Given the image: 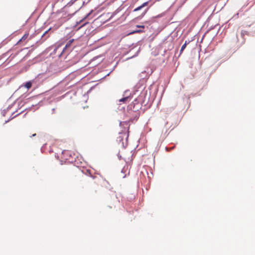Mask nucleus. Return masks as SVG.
I'll use <instances>...</instances> for the list:
<instances>
[{
  "label": "nucleus",
  "instance_id": "f03ea898",
  "mask_svg": "<svg viewBox=\"0 0 255 255\" xmlns=\"http://www.w3.org/2000/svg\"><path fill=\"white\" fill-rule=\"evenodd\" d=\"M32 85V82L31 81H28L24 84V86L27 89H29L30 88H31Z\"/></svg>",
  "mask_w": 255,
  "mask_h": 255
},
{
  "label": "nucleus",
  "instance_id": "9b49d317",
  "mask_svg": "<svg viewBox=\"0 0 255 255\" xmlns=\"http://www.w3.org/2000/svg\"><path fill=\"white\" fill-rule=\"evenodd\" d=\"M6 113V112L5 111H3L2 112V114L3 115V116H5V114Z\"/></svg>",
  "mask_w": 255,
  "mask_h": 255
},
{
  "label": "nucleus",
  "instance_id": "39448f33",
  "mask_svg": "<svg viewBox=\"0 0 255 255\" xmlns=\"http://www.w3.org/2000/svg\"><path fill=\"white\" fill-rule=\"evenodd\" d=\"M73 41H74V39H71V40H69V41L67 43V44H66L65 47V48H64V50H65V49H66V48H67L71 46V44L72 43V42H73Z\"/></svg>",
  "mask_w": 255,
  "mask_h": 255
},
{
  "label": "nucleus",
  "instance_id": "2eb2a0df",
  "mask_svg": "<svg viewBox=\"0 0 255 255\" xmlns=\"http://www.w3.org/2000/svg\"><path fill=\"white\" fill-rule=\"evenodd\" d=\"M8 121H9V120H7V121H5V123H7V122H8Z\"/></svg>",
  "mask_w": 255,
  "mask_h": 255
},
{
  "label": "nucleus",
  "instance_id": "20e7f679",
  "mask_svg": "<svg viewBox=\"0 0 255 255\" xmlns=\"http://www.w3.org/2000/svg\"><path fill=\"white\" fill-rule=\"evenodd\" d=\"M28 36V33H25L22 38L18 41L17 43H20L21 41L25 40Z\"/></svg>",
  "mask_w": 255,
  "mask_h": 255
},
{
  "label": "nucleus",
  "instance_id": "6e6552de",
  "mask_svg": "<svg viewBox=\"0 0 255 255\" xmlns=\"http://www.w3.org/2000/svg\"><path fill=\"white\" fill-rule=\"evenodd\" d=\"M120 135L119 136V138H122L124 136H127V134L126 133H120Z\"/></svg>",
  "mask_w": 255,
  "mask_h": 255
},
{
  "label": "nucleus",
  "instance_id": "f257e3e1",
  "mask_svg": "<svg viewBox=\"0 0 255 255\" xmlns=\"http://www.w3.org/2000/svg\"><path fill=\"white\" fill-rule=\"evenodd\" d=\"M148 3V1H146L142 3L141 5L139 6L138 7H136L133 10V11H136L138 10H140L142 7L147 5Z\"/></svg>",
  "mask_w": 255,
  "mask_h": 255
},
{
  "label": "nucleus",
  "instance_id": "dca6fc26",
  "mask_svg": "<svg viewBox=\"0 0 255 255\" xmlns=\"http://www.w3.org/2000/svg\"><path fill=\"white\" fill-rule=\"evenodd\" d=\"M109 207H110V208H112V206H109Z\"/></svg>",
  "mask_w": 255,
  "mask_h": 255
},
{
  "label": "nucleus",
  "instance_id": "ddd939ff",
  "mask_svg": "<svg viewBox=\"0 0 255 255\" xmlns=\"http://www.w3.org/2000/svg\"><path fill=\"white\" fill-rule=\"evenodd\" d=\"M87 172L88 173H89L90 174V170H87Z\"/></svg>",
  "mask_w": 255,
  "mask_h": 255
},
{
  "label": "nucleus",
  "instance_id": "4468645a",
  "mask_svg": "<svg viewBox=\"0 0 255 255\" xmlns=\"http://www.w3.org/2000/svg\"><path fill=\"white\" fill-rule=\"evenodd\" d=\"M35 135H36V133L32 134V136H35Z\"/></svg>",
  "mask_w": 255,
  "mask_h": 255
},
{
  "label": "nucleus",
  "instance_id": "423d86ee",
  "mask_svg": "<svg viewBox=\"0 0 255 255\" xmlns=\"http://www.w3.org/2000/svg\"><path fill=\"white\" fill-rule=\"evenodd\" d=\"M186 45H187V42L186 41L185 42V43L182 46V47L181 48V49H180V54L182 53V52L183 51L184 49L186 48Z\"/></svg>",
  "mask_w": 255,
  "mask_h": 255
},
{
  "label": "nucleus",
  "instance_id": "1a4fd4ad",
  "mask_svg": "<svg viewBox=\"0 0 255 255\" xmlns=\"http://www.w3.org/2000/svg\"><path fill=\"white\" fill-rule=\"evenodd\" d=\"M136 27H139V28H144V25H136Z\"/></svg>",
  "mask_w": 255,
  "mask_h": 255
},
{
  "label": "nucleus",
  "instance_id": "9d476101",
  "mask_svg": "<svg viewBox=\"0 0 255 255\" xmlns=\"http://www.w3.org/2000/svg\"><path fill=\"white\" fill-rule=\"evenodd\" d=\"M51 29V28H49L48 30H46L43 34V36L45 35L46 34L48 33V32Z\"/></svg>",
  "mask_w": 255,
  "mask_h": 255
},
{
  "label": "nucleus",
  "instance_id": "0eeeda50",
  "mask_svg": "<svg viewBox=\"0 0 255 255\" xmlns=\"http://www.w3.org/2000/svg\"><path fill=\"white\" fill-rule=\"evenodd\" d=\"M143 32V30H140V29H139V30H135L134 31H133L132 32V33H140V32Z\"/></svg>",
  "mask_w": 255,
  "mask_h": 255
},
{
  "label": "nucleus",
  "instance_id": "7ed1b4c3",
  "mask_svg": "<svg viewBox=\"0 0 255 255\" xmlns=\"http://www.w3.org/2000/svg\"><path fill=\"white\" fill-rule=\"evenodd\" d=\"M130 99L129 96L126 97L124 98H123L119 100L120 102H123V103H126L128 101V100Z\"/></svg>",
  "mask_w": 255,
  "mask_h": 255
},
{
  "label": "nucleus",
  "instance_id": "f8f14e48",
  "mask_svg": "<svg viewBox=\"0 0 255 255\" xmlns=\"http://www.w3.org/2000/svg\"><path fill=\"white\" fill-rule=\"evenodd\" d=\"M67 151H64V152H62V154H63V155H64L65 154H67Z\"/></svg>",
  "mask_w": 255,
  "mask_h": 255
}]
</instances>
